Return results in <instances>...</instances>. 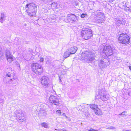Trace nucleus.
Instances as JSON below:
<instances>
[{"label":"nucleus","instance_id":"obj_1","mask_svg":"<svg viewBox=\"0 0 131 131\" xmlns=\"http://www.w3.org/2000/svg\"><path fill=\"white\" fill-rule=\"evenodd\" d=\"M26 12L30 17L36 15L37 11V6L34 3H30L27 4L25 7Z\"/></svg>","mask_w":131,"mask_h":131},{"label":"nucleus","instance_id":"obj_2","mask_svg":"<svg viewBox=\"0 0 131 131\" xmlns=\"http://www.w3.org/2000/svg\"><path fill=\"white\" fill-rule=\"evenodd\" d=\"M81 35L85 40L90 39L93 36L92 30L90 28H84L81 30Z\"/></svg>","mask_w":131,"mask_h":131},{"label":"nucleus","instance_id":"obj_3","mask_svg":"<svg viewBox=\"0 0 131 131\" xmlns=\"http://www.w3.org/2000/svg\"><path fill=\"white\" fill-rule=\"evenodd\" d=\"M130 38L127 33H122L118 36V40L120 44L126 45L130 42Z\"/></svg>","mask_w":131,"mask_h":131},{"label":"nucleus","instance_id":"obj_4","mask_svg":"<svg viewBox=\"0 0 131 131\" xmlns=\"http://www.w3.org/2000/svg\"><path fill=\"white\" fill-rule=\"evenodd\" d=\"M31 67L32 71L38 75L40 74L43 71L42 66L37 63H33Z\"/></svg>","mask_w":131,"mask_h":131},{"label":"nucleus","instance_id":"obj_5","mask_svg":"<svg viewBox=\"0 0 131 131\" xmlns=\"http://www.w3.org/2000/svg\"><path fill=\"white\" fill-rule=\"evenodd\" d=\"M49 102L57 106L59 104L58 99L56 96L52 95L49 98Z\"/></svg>","mask_w":131,"mask_h":131},{"label":"nucleus","instance_id":"obj_6","mask_svg":"<svg viewBox=\"0 0 131 131\" xmlns=\"http://www.w3.org/2000/svg\"><path fill=\"white\" fill-rule=\"evenodd\" d=\"M41 84L44 86L47 87L48 86L49 79L46 76H43L42 77Z\"/></svg>","mask_w":131,"mask_h":131},{"label":"nucleus","instance_id":"obj_7","mask_svg":"<svg viewBox=\"0 0 131 131\" xmlns=\"http://www.w3.org/2000/svg\"><path fill=\"white\" fill-rule=\"evenodd\" d=\"M67 18L68 20H69L73 22L76 21L78 19V17L72 14H68L67 17Z\"/></svg>","mask_w":131,"mask_h":131},{"label":"nucleus","instance_id":"obj_8","mask_svg":"<svg viewBox=\"0 0 131 131\" xmlns=\"http://www.w3.org/2000/svg\"><path fill=\"white\" fill-rule=\"evenodd\" d=\"M103 51L105 53L109 54L112 52V50L110 46H105L103 49Z\"/></svg>","mask_w":131,"mask_h":131},{"label":"nucleus","instance_id":"obj_9","mask_svg":"<svg viewBox=\"0 0 131 131\" xmlns=\"http://www.w3.org/2000/svg\"><path fill=\"white\" fill-rule=\"evenodd\" d=\"M69 49V51L70 52V54H72L75 53L78 49V48L76 47H71L70 49Z\"/></svg>","mask_w":131,"mask_h":131},{"label":"nucleus","instance_id":"obj_10","mask_svg":"<svg viewBox=\"0 0 131 131\" xmlns=\"http://www.w3.org/2000/svg\"><path fill=\"white\" fill-rule=\"evenodd\" d=\"M95 114L98 115H101L102 114V112L101 110L98 107L94 111Z\"/></svg>","mask_w":131,"mask_h":131},{"label":"nucleus","instance_id":"obj_11","mask_svg":"<svg viewBox=\"0 0 131 131\" xmlns=\"http://www.w3.org/2000/svg\"><path fill=\"white\" fill-rule=\"evenodd\" d=\"M6 57L7 61L9 63L12 62L13 60V57L12 56H9L8 55H6Z\"/></svg>","mask_w":131,"mask_h":131},{"label":"nucleus","instance_id":"obj_12","mask_svg":"<svg viewBox=\"0 0 131 131\" xmlns=\"http://www.w3.org/2000/svg\"><path fill=\"white\" fill-rule=\"evenodd\" d=\"M71 54L70 52L69 51V50L67 49L66 51L64 53L63 57L64 58H66L69 57Z\"/></svg>","mask_w":131,"mask_h":131},{"label":"nucleus","instance_id":"obj_13","mask_svg":"<svg viewBox=\"0 0 131 131\" xmlns=\"http://www.w3.org/2000/svg\"><path fill=\"white\" fill-rule=\"evenodd\" d=\"M90 108L94 111L98 107L97 105H96L94 104H91L90 105Z\"/></svg>","mask_w":131,"mask_h":131},{"label":"nucleus","instance_id":"obj_14","mask_svg":"<svg viewBox=\"0 0 131 131\" xmlns=\"http://www.w3.org/2000/svg\"><path fill=\"white\" fill-rule=\"evenodd\" d=\"M42 126L45 128H47L48 127V125L47 123H43L41 124Z\"/></svg>","mask_w":131,"mask_h":131},{"label":"nucleus","instance_id":"obj_15","mask_svg":"<svg viewBox=\"0 0 131 131\" xmlns=\"http://www.w3.org/2000/svg\"><path fill=\"white\" fill-rule=\"evenodd\" d=\"M87 15L86 13H82L81 15L80 16L82 18H84Z\"/></svg>","mask_w":131,"mask_h":131},{"label":"nucleus","instance_id":"obj_16","mask_svg":"<svg viewBox=\"0 0 131 131\" xmlns=\"http://www.w3.org/2000/svg\"><path fill=\"white\" fill-rule=\"evenodd\" d=\"M86 52L85 51L84 52H83L82 53V56H84L85 57H86L88 56V54L86 53H85Z\"/></svg>","mask_w":131,"mask_h":131},{"label":"nucleus","instance_id":"obj_17","mask_svg":"<svg viewBox=\"0 0 131 131\" xmlns=\"http://www.w3.org/2000/svg\"><path fill=\"white\" fill-rule=\"evenodd\" d=\"M10 73H8V74H6V75L8 77H10L11 76H12V75H13V73H11L10 74H9Z\"/></svg>","mask_w":131,"mask_h":131},{"label":"nucleus","instance_id":"obj_18","mask_svg":"<svg viewBox=\"0 0 131 131\" xmlns=\"http://www.w3.org/2000/svg\"><path fill=\"white\" fill-rule=\"evenodd\" d=\"M56 112H57V113L59 114L60 115H61V111L59 110H57L56 111Z\"/></svg>","mask_w":131,"mask_h":131},{"label":"nucleus","instance_id":"obj_19","mask_svg":"<svg viewBox=\"0 0 131 131\" xmlns=\"http://www.w3.org/2000/svg\"><path fill=\"white\" fill-rule=\"evenodd\" d=\"M88 131H98V130L93 129L92 128H91V129H89Z\"/></svg>","mask_w":131,"mask_h":131},{"label":"nucleus","instance_id":"obj_20","mask_svg":"<svg viewBox=\"0 0 131 131\" xmlns=\"http://www.w3.org/2000/svg\"><path fill=\"white\" fill-rule=\"evenodd\" d=\"M44 61V59L43 58H41L40 59V62H43Z\"/></svg>","mask_w":131,"mask_h":131},{"label":"nucleus","instance_id":"obj_21","mask_svg":"<svg viewBox=\"0 0 131 131\" xmlns=\"http://www.w3.org/2000/svg\"><path fill=\"white\" fill-rule=\"evenodd\" d=\"M108 1L110 2H112L114 1L115 0H108Z\"/></svg>","mask_w":131,"mask_h":131},{"label":"nucleus","instance_id":"obj_22","mask_svg":"<svg viewBox=\"0 0 131 131\" xmlns=\"http://www.w3.org/2000/svg\"><path fill=\"white\" fill-rule=\"evenodd\" d=\"M128 67H129V69L131 71V66H129Z\"/></svg>","mask_w":131,"mask_h":131},{"label":"nucleus","instance_id":"obj_23","mask_svg":"<svg viewBox=\"0 0 131 131\" xmlns=\"http://www.w3.org/2000/svg\"><path fill=\"white\" fill-rule=\"evenodd\" d=\"M125 131H129V130H125Z\"/></svg>","mask_w":131,"mask_h":131}]
</instances>
